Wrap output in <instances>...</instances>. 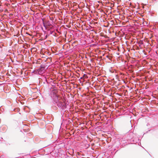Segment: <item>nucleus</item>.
I'll list each match as a JSON object with an SVG mask.
<instances>
[{"label":"nucleus","instance_id":"nucleus-1","mask_svg":"<svg viewBox=\"0 0 158 158\" xmlns=\"http://www.w3.org/2000/svg\"><path fill=\"white\" fill-rule=\"evenodd\" d=\"M58 106L62 108L65 107V105L64 102H61L59 101L57 104Z\"/></svg>","mask_w":158,"mask_h":158}]
</instances>
